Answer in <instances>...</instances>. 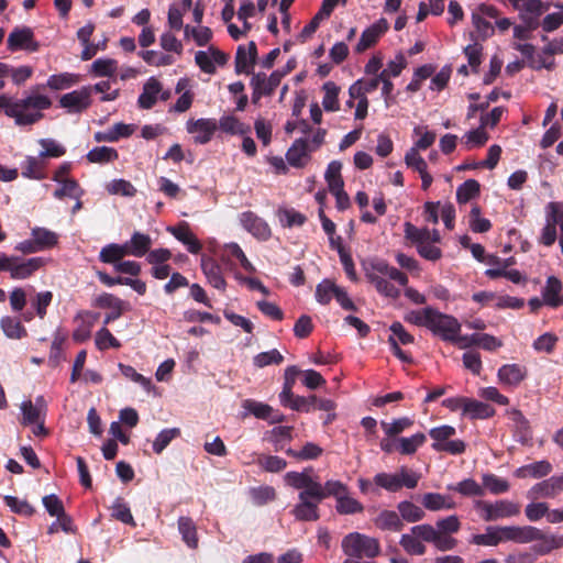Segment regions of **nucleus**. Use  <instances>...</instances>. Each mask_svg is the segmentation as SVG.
Listing matches in <instances>:
<instances>
[{"instance_id":"nucleus-1","label":"nucleus","mask_w":563,"mask_h":563,"mask_svg":"<svg viewBox=\"0 0 563 563\" xmlns=\"http://www.w3.org/2000/svg\"><path fill=\"white\" fill-rule=\"evenodd\" d=\"M43 87L37 86L36 89L32 90V93L16 100L7 95H0V110L2 109L7 117L13 118L16 125L35 124L44 117L43 111L52 106L47 96L36 92Z\"/></svg>"},{"instance_id":"nucleus-2","label":"nucleus","mask_w":563,"mask_h":563,"mask_svg":"<svg viewBox=\"0 0 563 563\" xmlns=\"http://www.w3.org/2000/svg\"><path fill=\"white\" fill-rule=\"evenodd\" d=\"M365 276L380 295L393 299H397L400 296V290L387 278L398 283L400 286L408 284L407 275L384 260L372 261L365 269Z\"/></svg>"},{"instance_id":"nucleus-3","label":"nucleus","mask_w":563,"mask_h":563,"mask_svg":"<svg viewBox=\"0 0 563 563\" xmlns=\"http://www.w3.org/2000/svg\"><path fill=\"white\" fill-rule=\"evenodd\" d=\"M539 538L538 528L531 526H488L485 533L474 534L471 543L484 547H497L501 542L529 543Z\"/></svg>"},{"instance_id":"nucleus-4","label":"nucleus","mask_w":563,"mask_h":563,"mask_svg":"<svg viewBox=\"0 0 563 563\" xmlns=\"http://www.w3.org/2000/svg\"><path fill=\"white\" fill-rule=\"evenodd\" d=\"M474 508L486 522L516 517L520 514V505L508 499L495 501L477 499L474 501Z\"/></svg>"},{"instance_id":"nucleus-5","label":"nucleus","mask_w":563,"mask_h":563,"mask_svg":"<svg viewBox=\"0 0 563 563\" xmlns=\"http://www.w3.org/2000/svg\"><path fill=\"white\" fill-rule=\"evenodd\" d=\"M342 549L346 555L357 559H373L377 556L380 551L377 539L358 532H352L344 537Z\"/></svg>"},{"instance_id":"nucleus-6","label":"nucleus","mask_w":563,"mask_h":563,"mask_svg":"<svg viewBox=\"0 0 563 563\" xmlns=\"http://www.w3.org/2000/svg\"><path fill=\"white\" fill-rule=\"evenodd\" d=\"M428 323V329L434 335H438L443 341L448 342L451 340H456L457 334L461 331V323L456 318L442 313L433 308Z\"/></svg>"},{"instance_id":"nucleus-7","label":"nucleus","mask_w":563,"mask_h":563,"mask_svg":"<svg viewBox=\"0 0 563 563\" xmlns=\"http://www.w3.org/2000/svg\"><path fill=\"white\" fill-rule=\"evenodd\" d=\"M519 12L522 22H529L531 27H539L541 15L549 10L550 4L542 0H508Z\"/></svg>"},{"instance_id":"nucleus-8","label":"nucleus","mask_w":563,"mask_h":563,"mask_svg":"<svg viewBox=\"0 0 563 563\" xmlns=\"http://www.w3.org/2000/svg\"><path fill=\"white\" fill-rule=\"evenodd\" d=\"M413 533L419 534L422 541L432 543L439 551L453 550L457 541L446 533H441L431 525L423 523L411 528Z\"/></svg>"},{"instance_id":"nucleus-9","label":"nucleus","mask_w":563,"mask_h":563,"mask_svg":"<svg viewBox=\"0 0 563 563\" xmlns=\"http://www.w3.org/2000/svg\"><path fill=\"white\" fill-rule=\"evenodd\" d=\"M7 272L12 279H26L45 265V258L32 257L23 260L20 256H10Z\"/></svg>"},{"instance_id":"nucleus-10","label":"nucleus","mask_w":563,"mask_h":563,"mask_svg":"<svg viewBox=\"0 0 563 563\" xmlns=\"http://www.w3.org/2000/svg\"><path fill=\"white\" fill-rule=\"evenodd\" d=\"M186 130L189 134L194 135L196 144H207L218 130V122L216 119H190L186 123Z\"/></svg>"},{"instance_id":"nucleus-11","label":"nucleus","mask_w":563,"mask_h":563,"mask_svg":"<svg viewBox=\"0 0 563 563\" xmlns=\"http://www.w3.org/2000/svg\"><path fill=\"white\" fill-rule=\"evenodd\" d=\"M91 87H82L79 90L65 93L60 97V107L67 109L69 113H80L91 104Z\"/></svg>"},{"instance_id":"nucleus-12","label":"nucleus","mask_w":563,"mask_h":563,"mask_svg":"<svg viewBox=\"0 0 563 563\" xmlns=\"http://www.w3.org/2000/svg\"><path fill=\"white\" fill-rule=\"evenodd\" d=\"M286 483L296 488L301 489L298 498L303 496H319V482L314 481L307 471L305 472H288L285 475Z\"/></svg>"},{"instance_id":"nucleus-13","label":"nucleus","mask_w":563,"mask_h":563,"mask_svg":"<svg viewBox=\"0 0 563 563\" xmlns=\"http://www.w3.org/2000/svg\"><path fill=\"white\" fill-rule=\"evenodd\" d=\"M8 48L10 51L25 49L29 52H36L40 47L38 43L34 41V33L31 27H15L8 36Z\"/></svg>"},{"instance_id":"nucleus-14","label":"nucleus","mask_w":563,"mask_h":563,"mask_svg":"<svg viewBox=\"0 0 563 563\" xmlns=\"http://www.w3.org/2000/svg\"><path fill=\"white\" fill-rule=\"evenodd\" d=\"M240 222L249 233L258 240L266 241L272 235L267 222L252 211L241 213Z\"/></svg>"},{"instance_id":"nucleus-15","label":"nucleus","mask_w":563,"mask_h":563,"mask_svg":"<svg viewBox=\"0 0 563 563\" xmlns=\"http://www.w3.org/2000/svg\"><path fill=\"white\" fill-rule=\"evenodd\" d=\"M96 305L100 308H108L109 313H107L103 320L104 325L119 319L126 308V305L123 300L108 292L100 295L96 299Z\"/></svg>"},{"instance_id":"nucleus-16","label":"nucleus","mask_w":563,"mask_h":563,"mask_svg":"<svg viewBox=\"0 0 563 563\" xmlns=\"http://www.w3.org/2000/svg\"><path fill=\"white\" fill-rule=\"evenodd\" d=\"M309 141L307 139H297L286 153L288 164L296 168H302L310 159Z\"/></svg>"},{"instance_id":"nucleus-17","label":"nucleus","mask_w":563,"mask_h":563,"mask_svg":"<svg viewBox=\"0 0 563 563\" xmlns=\"http://www.w3.org/2000/svg\"><path fill=\"white\" fill-rule=\"evenodd\" d=\"M389 24L387 20L379 19L369 27L363 31L358 43L356 44V52L362 53L376 44L379 37L388 30Z\"/></svg>"},{"instance_id":"nucleus-18","label":"nucleus","mask_w":563,"mask_h":563,"mask_svg":"<svg viewBox=\"0 0 563 563\" xmlns=\"http://www.w3.org/2000/svg\"><path fill=\"white\" fill-rule=\"evenodd\" d=\"M257 47L254 41H251L247 48L240 45L235 53V73L250 74L251 68L256 63Z\"/></svg>"},{"instance_id":"nucleus-19","label":"nucleus","mask_w":563,"mask_h":563,"mask_svg":"<svg viewBox=\"0 0 563 563\" xmlns=\"http://www.w3.org/2000/svg\"><path fill=\"white\" fill-rule=\"evenodd\" d=\"M527 368L519 364H505L497 373L499 383L508 387L519 386L527 378Z\"/></svg>"},{"instance_id":"nucleus-20","label":"nucleus","mask_w":563,"mask_h":563,"mask_svg":"<svg viewBox=\"0 0 563 563\" xmlns=\"http://www.w3.org/2000/svg\"><path fill=\"white\" fill-rule=\"evenodd\" d=\"M243 408L247 410L250 413L254 415L258 419L267 420L271 423L283 422L285 417L283 413L274 410L267 404L258 402L255 400H245L243 404Z\"/></svg>"},{"instance_id":"nucleus-21","label":"nucleus","mask_w":563,"mask_h":563,"mask_svg":"<svg viewBox=\"0 0 563 563\" xmlns=\"http://www.w3.org/2000/svg\"><path fill=\"white\" fill-rule=\"evenodd\" d=\"M562 283L555 276H549L542 290L544 305L558 308L563 305Z\"/></svg>"},{"instance_id":"nucleus-22","label":"nucleus","mask_w":563,"mask_h":563,"mask_svg":"<svg viewBox=\"0 0 563 563\" xmlns=\"http://www.w3.org/2000/svg\"><path fill=\"white\" fill-rule=\"evenodd\" d=\"M319 504L313 496H303V498H299V503L292 509V515L297 520L316 521L319 519Z\"/></svg>"},{"instance_id":"nucleus-23","label":"nucleus","mask_w":563,"mask_h":563,"mask_svg":"<svg viewBox=\"0 0 563 563\" xmlns=\"http://www.w3.org/2000/svg\"><path fill=\"white\" fill-rule=\"evenodd\" d=\"M98 317V313H91L89 311L79 312L75 321L79 320L80 323L73 332V340L78 343L87 341L91 335V330Z\"/></svg>"},{"instance_id":"nucleus-24","label":"nucleus","mask_w":563,"mask_h":563,"mask_svg":"<svg viewBox=\"0 0 563 563\" xmlns=\"http://www.w3.org/2000/svg\"><path fill=\"white\" fill-rule=\"evenodd\" d=\"M201 268L209 284L217 289L224 290L227 283L222 276L220 265L211 257H201Z\"/></svg>"},{"instance_id":"nucleus-25","label":"nucleus","mask_w":563,"mask_h":563,"mask_svg":"<svg viewBox=\"0 0 563 563\" xmlns=\"http://www.w3.org/2000/svg\"><path fill=\"white\" fill-rule=\"evenodd\" d=\"M161 92L162 84L155 77H151L143 86V91L137 100L139 107L146 110L153 108Z\"/></svg>"},{"instance_id":"nucleus-26","label":"nucleus","mask_w":563,"mask_h":563,"mask_svg":"<svg viewBox=\"0 0 563 563\" xmlns=\"http://www.w3.org/2000/svg\"><path fill=\"white\" fill-rule=\"evenodd\" d=\"M21 167L24 178L42 180L46 177V164L40 156H26Z\"/></svg>"},{"instance_id":"nucleus-27","label":"nucleus","mask_w":563,"mask_h":563,"mask_svg":"<svg viewBox=\"0 0 563 563\" xmlns=\"http://www.w3.org/2000/svg\"><path fill=\"white\" fill-rule=\"evenodd\" d=\"M97 276L99 280L108 286L112 287L114 285H126L130 286L132 289H134L137 294L144 295L146 291V284L142 282L141 279H132L129 277H111L104 272L98 271Z\"/></svg>"},{"instance_id":"nucleus-28","label":"nucleus","mask_w":563,"mask_h":563,"mask_svg":"<svg viewBox=\"0 0 563 563\" xmlns=\"http://www.w3.org/2000/svg\"><path fill=\"white\" fill-rule=\"evenodd\" d=\"M169 231L178 241L187 246L188 252L191 254H198L201 251L202 245L190 231L188 224L185 223L184 225L172 228Z\"/></svg>"},{"instance_id":"nucleus-29","label":"nucleus","mask_w":563,"mask_h":563,"mask_svg":"<svg viewBox=\"0 0 563 563\" xmlns=\"http://www.w3.org/2000/svg\"><path fill=\"white\" fill-rule=\"evenodd\" d=\"M283 74L278 70L273 71L269 77L264 73L254 74L251 79V86H257L265 92V96H271L279 86Z\"/></svg>"},{"instance_id":"nucleus-30","label":"nucleus","mask_w":563,"mask_h":563,"mask_svg":"<svg viewBox=\"0 0 563 563\" xmlns=\"http://www.w3.org/2000/svg\"><path fill=\"white\" fill-rule=\"evenodd\" d=\"M495 415V409L485 402L467 398L463 416L470 419H487Z\"/></svg>"},{"instance_id":"nucleus-31","label":"nucleus","mask_w":563,"mask_h":563,"mask_svg":"<svg viewBox=\"0 0 563 563\" xmlns=\"http://www.w3.org/2000/svg\"><path fill=\"white\" fill-rule=\"evenodd\" d=\"M422 505L430 511L455 508V503L450 497L438 493L424 494L422 497Z\"/></svg>"},{"instance_id":"nucleus-32","label":"nucleus","mask_w":563,"mask_h":563,"mask_svg":"<svg viewBox=\"0 0 563 563\" xmlns=\"http://www.w3.org/2000/svg\"><path fill=\"white\" fill-rule=\"evenodd\" d=\"M319 496H314L313 499L317 500V503H321L323 499L332 496L338 500L340 497H342L349 489L345 484H343L340 481H327L325 484L322 486L321 483H319Z\"/></svg>"},{"instance_id":"nucleus-33","label":"nucleus","mask_w":563,"mask_h":563,"mask_svg":"<svg viewBox=\"0 0 563 563\" xmlns=\"http://www.w3.org/2000/svg\"><path fill=\"white\" fill-rule=\"evenodd\" d=\"M375 525L382 530L400 531L404 523L394 510H383L375 519Z\"/></svg>"},{"instance_id":"nucleus-34","label":"nucleus","mask_w":563,"mask_h":563,"mask_svg":"<svg viewBox=\"0 0 563 563\" xmlns=\"http://www.w3.org/2000/svg\"><path fill=\"white\" fill-rule=\"evenodd\" d=\"M218 128L221 129L223 132H225L228 134H232V135H235V134L246 135L251 131L250 125L242 123L234 115L221 117L218 122Z\"/></svg>"},{"instance_id":"nucleus-35","label":"nucleus","mask_w":563,"mask_h":563,"mask_svg":"<svg viewBox=\"0 0 563 563\" xmlns=\"http://www.w3.org/2000/svg\"><path fill=\"white\" fill-rule=\"evenodd\" d=\"M87 159L92 164H106L118 159V151L109 146H97L87 153Z\"/></svg>"},{"instance_id":"nucleus-36","label":"nucleus","mask_w":563,"mask_h":563,"mask_svg":"<svg viewBox=\"0 0 563 563\" xmlns=\"http://www.w3.org/2000/svg\"><path fill=\"white\" fill-rule=\"evenodd\" d=\"M178 530L184 542L191 549L198 547L197 529L194 521L189 517H180L178 519Z\"/></svg>"},{"instance_id":"nucleus-37","label":"nucleus","mask_w":563,"mask_h":563,"mask_svg":"<svg viewBox=\"0 0 563 563\" xmlns=\"http://www.w3.org/2000/svg\"><path fill=\"white\" fill-rule=\"evenodd\" d=\"M322 89L324 96L322 99V107L325 111H338L339 107V92L340 87L333 81H327L323 84Z\"/></svg>"},{"instance_id":"nucleus-38","label":"nucleus","mask_w":563,"mask_h":563,"mask_svg":"<svg viewBox=\"0 0 563 563\" xmlns=\"http://www.w3.org/2000/svg\"><path fill=\"white\" fill-rule=\"evenodd\" d=\"M449 490H454L466 497L484 496L485 492L482 485H479L473 478H466L457 484L449 485Z\"/></svg>"},{"instance_id":"nucleus-39","label":"nucleus","mask_w":563,"mask_h":563,"mask_svg":"<svg viewBox=\"0 0 563 563\" xmlns=\"http://www.w3.org/2000/svg\"><path fill=\"white\" fill-rule=\"evenodd\" d=\"M421 540L422 539L419 534L411 531V533H405L401 536L399 544L408 554L422 555L426 553V545Z\"/></svg>"},{"instance_id":"nucleus-40","label":"nucleus","mask_w":563,"mask_h":563,"mask_svg":"<svg viewBox=\"0 0 563 563\" xmlns=\"http://www.w3.org/2000/svg\"><path fill=\"white\" fill-rule=\"evenodd\" d=\"M481 191V185L475 179H467L456 189V200L463 205L477 197Z\"/></svg>"},{"instance_id":"nucleus-41","label":"nucleus","mask_w":563,"mask_h":563,"mask_svg":"<svg viewBox=\"0 0 563 563\" xmlns=\"http://www.w3.org/2000/svg\"><path fill=\"white\" fill-rule=\"evenodd\" d=\"M335 510L340 515H354L361 514L364 506L355 498L349 495V490L336 500Z\"/></svg>"},{"instance_id":"nucleus-42","label":"nucleus","mask_w":563,"mask_h":563,"mask_svg":"<svg viewBox=\"0 0 563 563\" xmlns=\"http://www.w3.org/2000/svg\"><path fill=\"white\" fill-rule=\"evenodd\" d=\"M405 238L418 247L423 243L430 242L431 231L428 228H417L410 222L405 223Z\"/></svg>"},{"instance_id":"nucleus-43","label":"nucleus","mask_w":563,"mask_h":563,"mask_svg":"<svg viewBox=\"0 0 563 563\" xmlns=\"http://www.w3.org/2000/svg\"><path fill=\"white\" fill-rule=\"evenodd\" d=\"M129 245L132 249L133 256L142 257L150 251L152 239L147 234L134 232L129 241Z\"/></svg>"},{"instance_id":"nucleus-44","label":"nucleus","mask_w":563,"mask_h":563,"mask_svg":"<svg viewBox=\"0 0 563 563\" xmlns=\"http://www.w3.org/2000/svg\"><path fill=\"white\" fill-rule=\"evenodd\" d=\"M538 531L539 538L533 540L540 541V543L536 545V551L538 553L547 554L554 549L563 547V536H545L540 529H538Z\"/></svg>"},{"instance_id":"nucleus-45","label":"nucleus","mask_w":563,"mask_h":563,"mask_svg":"<svg viewBox=\"0 0 563 563\" xmlns=\"http://www.w3.org/2000/svg\"><path fill=\"white\" fill-rule=\"evenodd\" d=\"M277 217L285 228L301 227L307 220L305 214L288 208L278 209Z\"/></svg>"},{"instance_id":"nucleus-46","label":"nucleus","mask_w":563,"mask_h":563,"mask_svg":"<svg viewBox=\"0 0 563 563\" xmlns=\"http://www.w3.org/2000/svg\"><path fill=\"white\" fill-rule=\"evenodd\" d=\"M342 164L339 161H332L325 170V180L328 183L329 190H338L344 187V181L341 176Z\"/></svg>"},{"instance_id":"nucleus-47","label":"nucleus","mask_w":563,"mask_h":563,"mask_svg":"<svg viewBox=\"0 0 563 563\" xmlns=\"http://www.w3.org/2000/svg\"><path fill=\"white\" fill-rule=\"evenodd\" d=\"M482 486L494 495L504 494L509 490L508 481L496 476L495 474H484L482 477Z\"/></svg>"},{"instance_id":"nucleus-48","label":"nucleus","mask_w":563,"mask_h":563,"mask_svg":"<svg viewBox=\"0 0 563 563\" xmlns=\"http://www.w3.org/2000/svg\"><path fill=\"white\" fill-rule=\"evenodd\" d=\"M0 324L4 334L10 339H21L26 335L25 328L16 318L3 317Z\"/></svg>"},{"instance_id":"nucleus-49","label":"nucleus","mask_w":563,"mask_h":563,"mask_svg":"<svg viewBox=\"0 0 563 563\" xmlns=\"http://www.w3.org/2000/svg\"><path fill=\"white\" fill-rule=\"evenodd\" d=\"M485 275L490 279H496L499 277H505L514 284H526L527 276L523 275L518 269H504V268H488L485 272Z\"/></svg>"},{"instance_id":"nucleus-50","label":"nucleus","mask_w":563,"mask_h":563,"mask_svg":"<svg viewBox=\"0 0 563 563\" xmlns=\"http://www.w3.org/2000/svg\"><path fill=\"white\" fill-rule=\"evenodd\" d=\"M32 238L35 240L41 251L53 247L58 240L55 232L45 228H34L32 230Z\"/></svg>"},{"instance_id":"nucleus-51","label":"nucleus","mask_w":563,"mask_h":563,"mask_svg":"<svg viewBox=\"0 0 563 563\" xmlns=\"http://www.w3.org/2000/svg\"><path fill=\"white\" fill-rule=\"evenodd\" d=\"M59 184V188H57L54 191V197L56 199L69 197L78 200V198L81 197L82 190L80 189L79 184L75 179H65V181H60Z\"/></svg>"},{"instance_id":"nucleus-52","label":"nucleus","mask_w":563,"mask_h":563,"mask_svg":"<svg viewBox=\"0 0 563 563\" xmlns=\"http://www.w3.org/2000/svg\"><path fill=\"white\" fill-rule=\"evenodd\" d=\"M38 144L42 147L38 156L43 159L48 157H60L66 153V148L53 139H41L38 140Z\"/></svg>"},{"instance_id":"nucleus-53","label":"nucleus","mask_w":563,"mask_h":563,"mask_svg":"<svg viewBox=\"0 0 563 563\" xmlns=\"http://www.w3.org/2000/svg\"><path fill=\"white\" fill-rule=\"evenodd\" d=\"M338 287L331 279H323L316 287V299L321 305H328L334 297Z\"/></svg>"},{"instance_id":"nucleus-54","label":"nucleus","mask_w":563,"mask_h":563,"mask_svg":"<svg viewBox=\"0 0 563 563\" xmlns=\"http://www.w3.org/2000/svg\"><path fill=\"white\" fill-rule=\"evenodd\" d=\"M481 208L478 205H473L470 211V228L473 232L485 233L490 230L492 223L488 219L481 217Z\"/></svg>"},{"instance_id":"nucleus-55","label":"nucleus","mask_w":563,"mask_h":563,"mask_svg":"<svg viewBox=\"0 0 563 563\" xmlns=\"http://www.w3.org/2000/svg\"><path fill=\"white\" fill-rule=\"evenodd\" d=\"M398 510L401 518L408 522H417L424 517V511L411 501L399 503Z\"/></svg>"},{"instance_id":"nucleus-56","label":"nucleus","mask_w":563,"mask_h":563,"mask_svg":"<svg viewBox=\"0 0 563 563\" xmlns=\"http://www.w3.org/2000/svg\"><path fill=\"white\" fill-rule=\"evenodd\" d=\"M426 441L423 433H416L409 438L398 440V450L401 454H413Z\"/></svg>"},{"instance_id":"nucleus-57","label":"nucleus","mask_w":563,"mask_h":563,"mask_svg":"<svg viewBox=\"0 0 563 563\" xmlns=\"http://www.w3.org/2000/svg\"><path fill=\"white\" fill-rule=\"evenodd\" d=\"M184 33L186 37L191 36L198 46L207 45L212 38V31L208 26L191 27L186 25Z\"/></svg>"},{"instance_id":"nucleus-58","label":"nucleus","mask_w":563,"mask_h":563,"mask_svg":"<svg viewBox=\"0 0 563 563\" xmlns=\"http://www.w3.org/2000/svg\"><path fill=\"white\" fill-rule=\"evenodd\" d=\"M22 411V420L21 423L23 426H30L45 418V415L40 411L38 408L33 407V402L31 400H24L21 404Z\"/></svg>"},{"instance_id":"nucleus-59","label":"nucleus","mask_w":563,"mask_h":563,"mask_svg":"<svg viewBox=\"0 0 563 563\" xmlns=\"http://www.w3.org/2000/svg\"><path fill=\"white\" fill-rule=\"evenodd\" d=\"M374 483L388 492H398L402 487L398 474L378 473L374 477Z\"/></svg>"},{"instance_id":"nucleus-60","label":"nucleus","mask_w":563,"mask_h":563,"mask_svg":"<svg viewBox=\"0 0 563 563\" xmlns=\"http://www.w3.org/2000/svg\"><path fill=\"white\" fill-rule=\"evenodd\" d=\"M107 190L111 195H121L124 197H133L136 194L135 187L125 179H114L107 185Z\"/></svg>"},{"instance_id":"nucleus-61","label":"nucleus","mask_w":563,"mask_h":563,"mask_svg":"<svg viewBox=\"0 0 563 563\" xmlns=\"http://www.w3.org/2000/svg\"><path fill=\"white\" fill-rule=\"evenodd\" d=\"M284 361V356L277 350L258 353L254 356L253 363L256 367L263 368L265 366L275 364L278 365Z\"/></svg>"},{"instance_id":"nucleus-62","label":"nucleus","mask_w":563,"mask_h":563,"mask_svg":"<svg viewBox=\"0 0 563 563\" xmlns=\"http://www.w3.org/2000/svg\"><path fill=\"white\" fill-rule=\"evenodd\" d=\"M96 345L101 351L109 347L119 349L121 346L120 342L112 335L106 325L96 333Z\"/></svg>"},{"instance_id":"nucleus-63","label":"nucleus","mask_w":563,"mask_h":563,"mask_svg":"<svg viewBox=\"0 0 563 563\" xmlns=\"http://www.w3.org/2000/svg\"><path fill=\"white\" fill-rule=\"evenodd\" d=\"M76 82L75 75L71 74H58V75H52L45 85V87H48L52 90H63L66 88H69Z\"/></svg>"},{"instance_id":"nucleus-64","label":"nucleus","mask_w":563,"mask_h":563,"mask_svg":"<svg viewBox=\"0 0 563 563\" xmlns=\"http://www.w3.org/2000/svg\"><path fill=\"white\" fill-rule=\"evenodd\" d=\"M258 464L266 472L277 473L286 467L287 462L277 455H262L258 459Z\"/></svg>"}]
</instances>
